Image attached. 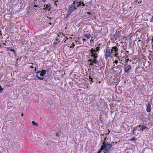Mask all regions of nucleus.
<instances>
[{"label": "nucleus", "mask_w": 153, "mask_h": 153, "mask_svg": "<svg viewBox=\"0 0 153 153\" xmlns=\"http://www.w3.org/2000/svg\"><path fill=\"white\" fill-rule=\"evenodd\" d=\"M139 128L140 130H142V131H144L146 133H147L146 132V131H148V128H147L145 126L143 125L142 126H141L140 125H137L135 129L133 130V133H134V131H136L137 130H138Z\"/></svg>", "instance_id": "f257e3e1"}, {"label": "nucleus", "mask_w": 153, "mask_h": 153, "mask_svg": "<svg viewBox=\"0 0 153 153\" xmlns=\"http://www.w3.org/2000/svg\"><path fill=\"white\" fill-rule=\"evenodd\" d=\"M34 71H36V67H35V69H34Z\"/></svg>", "instance_id": "ea45409f"}, {"label": "nucleus", "mask_w": 153, "mask_h": 153, "mask_svg": "<svg viewBox=\"0 0 153 153\" xmlns=\"http://www.w3.org/2000/svg\"><path fill=\"white\" fill-rule=\"evenodd\" d=\"M102 151L101 149H100V150L98 151V152L97 153H100V152Z\"/></svg>", "instance_id": "72a5a7b5"}, {"label": "nucleus", "mask_w": 153, "mask_h": 153, "mask_svg": "<svg viewBox=\"0 0 153 153\" xmlns=\"http://www.w3.org/2000/svg\"><path fill=\"white\" fill-rule=\"evenodd\" d=\"M114 67L112 68L113 70L114 71L116 72L119 71L120 69V68L118 66H115V65H114Z\"/></svg>", "instance_id": "0eeeda50"}, {"label": "nucleus", "mask_w": 153, "mask_h": 153, "mask_svg": "<svg viewBox=\"0 0 153 153\" xmlns=\"http://www.w3.org/2000/svg\"><path fill=\"white\" fill-rule=\"evenodd\" d=\"M152 42L153 43V44H152V48H153V38L152 39Z\"/></svg>", "instance_id": "f704fd0d"}, {"label": "nucleus", "mask_w": 153, "mask_h": 153, "mask_svg": "<svg viewBox=\"0 0 153 153\" xmlns=\"http://www.w3.org/2000/svg\"><path fill=\"white\" fill-rule=\"evenodd\" d=\"M32 123L33 126H35L36 127H37L38 126V124L37 123H36L34 121H32Z\"/></svg>", "instance_id": "ddd939ff"}, {"label": "nucleus", "mask_w": 153, "mask_h": 153, "mask_svg": "<svg viewBox=\"0 0 153 153\" xmlns=\"http://www.w3.org/2000/svg\"><path fill=\"white\" fill-rule=\"evenodd\" d=\"M128 60V59H127V60Z\"/></svg>", "instance_id": "5fc2aeb1"}, {"label": "nucleus", "mask_w": 153, "mask_h": 153, "mask_svg": "<svg viewBox=\"0 0 153 153\" xmlns=\"http://www.w3.org/2000/svg\"><path fill=\"white\" fill-rule=\"evenodd\" d=\"M87 13L88 14H89V15H91V13H90V12H88V13Z\"/></svg>", "instance_id": "4c0bfd02"}, {"label": "nucleus", "mask_w": 153, "mask_h": 153, "mask_svg": "<svg viewBox=\"0 0 153 153\" xmlns=\"http://www.w3.org/2000/svg\"><path fill=\"white\" fill-rule=\"evenodd\" d=\"M139 134V133H137V134Z\"/></svg>", "instance_id": "864d4df0"}, {"label": "nucleus", "mask_w": 153, "mask_h": 153, "mask_svg": "<svg viewBox=\"0 0 153 153\" xmlns=\"http://www.w3.org/2000/svg\"><path fill=\"white\" fill-rule=\"evenodd\" d=\"M30 67H31V68H33V66H30Z\"/></svg>", "instance_id": "c03bdc74"}, {"label": "nucleus", "mask_w": 153, "mask_h": 153, "mask_svg": "<svg viewBox=\"0 0 153 153\" xmlns=\"http://www.w3.org/2000/svg\"><path fill=\"white\" fill-rule=\"evenodd\" d=\"M63 41L62 42V43L64 41L65 42V41H66V39H65H65H64V40H63Z\"/></svg>", "instance_id": "473e14b6"}, {"label": "nucleus", "mask_w": 153, "mask_h": 153, "mask_svg": "<svg viewBox=\"0 0 153 153\" xmlns=\"http://www.w3.org/2000/svg\"><path fill=\"white\" fill-rule=\"evenodd\" d=\"M126 66L124 69V72L125 73L128 74L131 69V66L130 65H125Z\"/></svg>", "instance_id": "20e7f679"}, {"label": "nucleus", "mask_w": 153, "mask_h": 153, "mask_svg": "<svg viewBox=\"0 0 153 153\" xmlns=\"http://www.w3.org/2000/svg\"><path fill=\"white\" fill-rule=\"evenodd\" d=\"M41 71L43 74V75H45L46 74V72H47L46 71V70H42Z\"/></svg>", "instance_id": "a211bd4d"}, {"label": "nucleus", "mask_w": 153, "mask_h": 153, "mask_svg": "<svg viewBox=\"0 0 153 153\" xmlns=\"http://www.w3.org/2000/svg\"><path fill=\"white\" fill-rule=\"evenodd\" d=\"M77 1H78L77 0H75V1H74L73 3V4H72L73 5L74 4V5L75 6V3L78 2H77Z\"/></svg>", "instance_id": "412c9836"}, {"label": "nucleus", "mask_w": 153, "mask_h": 153, "mask_svg": "<svg viewBox=\"0 0 153 153\" xmlns=\"http://www.w3.org/2000/svg\"><path fill=\"white\" fill-rule=\"evenodd\" d=\"M36 76L39 80H42L44 79V77H40L39 76V73H37V72L36 73Z\"/></svg>", "instance_id": "1a4fd4ad"}, {"label": "nucleus", "mask_w": 153, "mask_h": 153, "mask_svg": "<svg viewBox=\"0 0 153 153\" xmlns=\"http://www.w3.org/2000/svg\"><path fill=\"white\" fill-rule=\"evenodd\" d=\"M10 51H12L13 52H14V53H15V51L14 50H13V49H10Z\"/></svg>", "instance_id": "cd10ccee"}, {"label": "nucleus", "mask_w": 153, "mask_h": 153, "mask_svg": "<svg viewBox=\"0 0 153 153\" xmlns=\"http://www.w3.org/2000/svg\"><path fill=\"white\" fill-rule=\"evenodd\" d=\"M111 55H114L113 52L111 50H110L109 47L106 48L105 52V58L110 56Z\"/></svg>", "instance_id": "7ed1b4c3"}, {"label": "nucleus", "mask_w": 153, "mask_h": 153, "mask_svg": "<svg viewBox=\"0 0 153 153\" xmlns=\"http://www.w3.org/2000/svg\"><path fill=\"white\" fill-rule=\"evenodd\" d=\"M92 59H88V62H92Z\"/></svg>", "instance_id": "c756f323"}, {"label": "nucleus", "mask_w": 153, "mask_h": 153, "mask_svg": "<svg viewBox=\"0 0 153 153\" xmlns=\"http://www.w3.org/2000/svg\"><path fill=\"white\" fill-rule=\"evenodd\" d=\"M46 1V0H42V2H45Z\"/></svg>", "instance_id": "e433bc0d"}, {"label": "nucleus", "mask_w": 153, "mask_h": 153, "mask_svg": "<svg viewBox=\"0 0 153 153\" xmlns=\"http://www.w3.org/2000/svg\"><path fill=\"white\" fill-rule=\"evenodd\" d=\"M1 35V34H0V35Z\"/></svg>", "instance_id": "6e6d98bb"}, {"label": "nucleus", "mask_w": 153, "mask_h": 153, "mask_svg": "<svg viewBox=\"0 0 153 153\" xmlns=\"http://www.w3.org/2000/svg\"><path fill=\"white\" fill-rule=\"evenodd\" d=\"M126 52L128 53H129V52L128 51H126Z\"/></svg>", "instance_id": "8fccbe9b"}, {"label": "nucleus", "mask_w": 153, "mask_h": 153, "mask_svg": "<svg viewBox=\"0 0 153 153\" xmlns=\"http://www.w3.org/2000/svg\"><path fill=\"white\" fill-rule=\"evenodd\" d=\"M115 53L114 54V56H115V57H118V53Z\"/></svg>", "instance_id": "a878e982"}, {"label": "nucleus", "mask_w": 153, "mask_h": 153, "mask_svg": "<svg viewBox=\"0 0 153 153\" xmlns=\"http://www.w3.org/2000/svg\"><path fill=\"white\" fill-rule=\"evenodd\" d=\"M76 9V8L75 6L74 5V4L73 5L71 4L69 7L67 13V16H69Z\"/></svg>", "instance_id": "f03ea898"}, {"label": "nucleus", "mask_w": 153, "mask_h": 153, "mask_svg": "<svg viewBox=\"0 0 153 153\" xmlns=\"http://www.w3.org/2000/svg\"><path fill=\"white\" fill-rule=\"evenodd\" d=\"M78 3H79V4L78 5H77V7H79V6H81V2L80 1L78 2Z\"/></svg>", "instance_id": "5701e85b"}, {"label": "nucleus", "mask_w": 153, "mask_h": 153, "mask_svg": "<svg viewBox=\"0 0 153 153\" xmlns=\"http://www.w3.org/2000/svg\"><path fill=\"white\" fill-rule=\"evenodd\" d=\"M34 7H37V5H34Z\"/></svg>", "instance_id": "79ce46f5"}, {"label": "nucleus", "mask_w": 153, "mask_h": 153, "mask_svg": "<svg viewBox=\"0 0 153 153\" xmlns=\"http://www.w3.org/2000/svg\"><path fill=\"white\" fill-rule=\"evenodd\" d=\"M96 50L95 51V52L98 53V51L100 50V47L97 46L96 48Z\"/></svg>", "instance_id": "dca6fc26"}, {"label": "nucleus", "mask_w": 153, "mask_h": 153, "mask_svg": "<svg viewBox=\"0 0 153 153\" xmlns=\"http://www.w3.org/2000/svg\"><path fill=\"white\" fill-rule=\"evenodd\" d=\"M75 45L74 43H73V45H72V46H70V48H74V46Z\"/></svg>", "instance_id": "c85d7f7f"}, {"label": "nucleus", "mask_w": 153, "mask_h": 153, "mask_svg": "<svg viewBox=\"0 0 153 153\" xmlns=\"http://www.w3.org/2000/svg\"><path fill=\"white\" fill-rule=\"evenodd\" d=\"M50 6V4H47V5H46V8H48V7L49 6Z\"/></svg>", "instance_id": "bb28decb"}, {"label": "nucleus", "mask_w": 153, "mask_h": 153, "mask_svg": "<svg viewBox=\"0 0 153 153\" xmlns=\"http://www.w3.org/2000/svg\"><path fill=\"white\" fill-rule=\"evenodd\" d=\"M85 36L87 39H88L91 37V35L90 34H85Z\"/></svg>", "instance_id": "4468645a"}, {"label": "nucleus", "mask_w": 153, "mask_h": 153, "mask_svg": "<svg viewBox=\"0 0 153 153\" xmlns=\"http://www.w3.org/2000/svg\"><path fill=\"white\" fill-rule=\"evenodd\" d=\"M84 41H85L86 40V39H83Z\"/></svg>", "instance_id": "3c124183"}, {"label": "nucleus", "mask_w": 153, "mask_h": 153, "mask_svg": "<svg viewBox=\"0 0 153 153\" xmlns=\"http://www.w3.org/2000/svg\"><path fill=\"white\" fill-rule=\"evenodd\" d=\"M63 38V40H64V39H65H65H66V40L68 39V38L66 36H64L63 35V34H62V36H61V38Z\"/></svg>", "instance_id": "6ab92c4d"}, {"label": "nucleus", "mask_w": 153, "mask_h": 153, "mask_svg": "<svg viewBox=\"0 0 153 153\" xmlns=\"http://www.w3.org/2000/svg\"><path fill=\"white\" fill-rule=\"evenodd\" d=\"M97 53L95 52L93 54L91 55V56L92 57H93L94 58H97L98 57V54Z\"/></svg>", "instance_id": "9b49d317"}, {"label": "nucleus", "mask_w": 153, "mask_h": 153, "mask_svg": "<svg viewBox=\"0 0 153 153\" xmlns=\"http://www.w3.org/2000/svg\"><path fill=\"white\" fill-rule=\"evenodd\" d=\"M151 105L149 103H148V104L146 105V111L148 112H150L151 110Z\"/></svg>", "instance_id": "423d86ee"}, {"label": "nucleus", "mask_w": 153, "mask_h": 153, "mask_svg": "<svg viewBox=\"0 0 153 153\" xmlns=\"http://www.w3.org/2000/svg\"><path fill=\"white\" fill-rule=\"evenodd\" d=\"M56 135L57 137H58L59 136V134H56Z\"/></svg>", "instance_id": "a18cd8bd"}, {"label": "nucleus", "mask_w": 153, "mask_h": 153, "mask_svg": "<svg viewBox=\"0 0 153 153\" xmlns=\"http://www.w3.org/2000/svg\"><path fill=\"white\" fill-rule=\"evenodd\" d=\"M54 4H55V5H56V6L57 5V4H56V2Z\"/></svg>", "instance_id": "37998d69"}, {"label": "nucleus", "mask_w": 153, "mask_h": 153, "mask_svg": "<svg viewBox=\"0 0 153 153\" xmlns=\"http://www.w3.org/2000/svg\"><path fill=\"white\" fill-rule=\"evenodd\" d=\"M111 50V51H112L113 53V51L114 52V53H117L118 49V48L116 47H112V49Z\"/></svg>", "instance_id": "6e6552de"}, {"label": "nucleus", "mask_w": 153, "mask_h": 153, "mask_svg": "<svg viewBox=\"0 0 153 153\" xmlns=\"http://www.w3.org/2000/svg\"><path fill=\"white\" fill-rule=\"evenodd\" d=\"M56 134H58V133H56Z\"/></svg>", "instance_id": "603ef678"}, {"label": "nucleus", "mask_w": 153, "mask_h": 153, "mask_svg": "<svg viewBox=\"0 0 153 153\" xmlns=\"http://www.w3.org/2000/svg\"><path fill=\"white\" fill-rule=\"evenodd\" d=\"M49 24H50V25H51V22H50V23H49Z\"/></svg>", "instance_id": "09e8293b"}, {"label": "nucleus", "mask_w": 153, "mask_h": 153, "mask_svg": "<svg viewBox=\"0 0 153 153\" xmlns=\"http://www.w3.org/2000/svg\"><path fill=\"white\" fill-rule=\"evenodd\" d=\"M91 51V54L94 53H95V49H94L91 48V50H90Z\"/></svg>", "instance_id": "2eb2a0df"}, {"label": "nucleus", "mask_w": 153, "mask_h": 153, "mask_svg": "<svg viewBox=\"0 0 153 153\" xmlns=\"http://www.w3.org/2000/svg\"><path fill=\"white\" fill-rule=\"evenodd\" d=\"M37 73H40L39 75L41 76H43L45 75H43V74L40 71H39L37 72Z\"/></svg>", "instance_id": "f3484780"}, {"label": "nucleus", "mask_w": 153, "mask_h": 153, "mask_svg": "<svg viewBox=\"0 0 153 153\" xmlns=\"http://www.w3.org/2000/svg\"><path fill=\"white\" fill-rule=\"evenodd\" d=\"M121 35V31H117L115 33L114 35V38L115 40L117 39V37H119Z\"/></svg>", "instance_id": "39448f33"}, {"label": "nucleus", "mask_w": 153, "mask_h": 153, "mask_svg": "<svg viewBox=\"0 0 153 153\" xmlns=\"http://www.w3.org/2000/svg\"><path fill=\"white\" fill-rule=\"evenodd\" d=\"M81 4H82V6H84L85 5V4H84V2H83L81 3Z\"/></svg>", "instance_id": "c9c22d12"}, {"label": "nucleus", "mask_w": 153, "mask_h": 153, "mask_svg": "<svg viewBox=\"0 0 153 153\" xmlns=\"http://www.w3.org/2000/svg\"><path fill=\"white\" fill-rule=\"evenodd\" d=\"M89 80L90 82H94V80H93L92 78L91 77V76H89Z\"/></svg>", "instance_id": "aec40b11"}, {"label": "nucleus", "mask_w": 153, "mask_h": 153, "mask_svg": "<svg viewBox=\"0 0 153 153\" xmlns=\"http://www.w3.org/2000/svg\"><path fill=\"white\" fill-rule=\"evenodd\" d=\"M59 38L58 39H56L55 40L53 44L54 46L56 45V44H58L59 42H60L61 39H59Z\"/></svg>", "instance_id": "9d476101"}, {"label": "nucleus", "mask_w": 153, "mask_h": 153, "mask_svg": "<svg viewBox=\"0 0 153 153\" xmlns=\"http://www.w3.org/2000/svg\"><path fill=\"white\" fill-rule=\"evenodd\" d=\"M59 39H61L60 41H61V40H62V39H63V38H61V37H59Z\"/></svg>", "instance_id": "a19ab883"}, {"label": "nucleus", "mask_w": 153, "mask_h": 153, "mask_svg": "<svg viewBox=\"0 0 153 153\" xmlns=\"http://www.w3.org/2000/svg\"><path fill=\"white\" fill-rule=\"evenodd\" d=\"M3 90V88H2L1 85H0V93H1L2 92Z\"/></svg>", "instance_id": "b1692460"}, {"label": "nucleus", "mask_w": 153, "mask_h": 153, "mask_svg": "<svg viewBox=\"0 0 153 153\" xmlns=\"http://www.w3.org/2000/svg\"><path fill=\"white\" fill-rule=\"evenodd\" d=\"M100 45V44H99L97 45V46L99 47Z\"/></svg>", "instance_id": "58836bf2"}, {"label": "nucleus", "mask_w": 153, "mask_h": 153, "mask_svg": "<svg viewBox=\"0 0 153 153\" xmlns=\"http://www.w3.org/2000/svg\"><path fill=\"white\" fill-rule=\"evenodd\" d=\"M94 63H92V62H91L89 64V65H93Z\"/></svg>", "instance_id": "2f4dec72"}, {"label": "nucleus", "mask_w": 153, "mask_h": 153, "mask_svg": "<svg viewBox=\"0 0 153 153\" xmlns=\"http://www.w3.org/2000/svg\"><path fill=\"white\" fill-rule=\"evenodd\" d=\"M98 68H99V69H100V70H103V67H102V66H99Z\"/></svg>", "instance_id": "4be33fe9"}, {"label": "nucleus", "mask_w": 153, "mask_h": 153, "mask_svg": "<svg viewBox=\"0 0 153 153\" xmlns=\"http://www.w3.org/2000/svg\"><path fill=\"white\" fill-rule=\"evenodd\" d=\"M21 116H23V113H22V114Z\"/></svg>", "instance_id": "de8ad7c7"}, {"label": "nucleus", "mask_w": 153, "mask_h": 153, "mask_svg": "<svg viewBox=\"0 0 153 153\" xmlns=\"http://www.w3.org/2000/svg\"><path fill=\"white\" fill-rule=\"evenodd\" d=\"M140 3H141V2H140H140H138V4H140Z\"/></svg>", "instance_id": "49530a36"}, {"label": "nucleus", "mask_w": 153, "mask_h": 153, "mask_svg": "<svg viewBox=\"0 0 153 153\" xmlns=\"http://www.w3.org/2000/svg\"><path fill=\"white\" fill-rule=\"evenodd\" d=\"M92 63L95 64H97L98 62V61L96 58H94L92 60Z\"/></svg>", "instance_id": "f8f14e48"}, {"label": "nucleus", "mask_w": 153, "mask_h": 153, "mask_svg": "<svg viewBox=\"0 0 153 153\" xmlns=\"http://www.w3.org/2000/svg\"><path fill=\"white\" fill-rule=\"evenodd\" d=\"M114 62V63L117 64L118 63V61L117 60H116Z\"/></svg>", "instance_id": "7c9ffc66"}, {"label": "nucleus", "mask_w": 153, "mask_h": 153, "mask_svg": "<svg viewBox=\"0 0 153 153\" xmlns=\"http://www.w3.org/2000/svg\"><path fill=\"white\" fill-rule=\"evenodd\" d=\"M130 140L131 141H135L136 140V139L134 137H133L132 138H131L130 139Z\"/></svg>", "instance_id": "393cba45"}]
</instances>
